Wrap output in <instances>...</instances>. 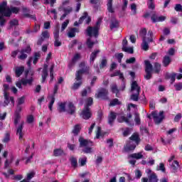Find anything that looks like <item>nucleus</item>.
Segmentation results:
<instances>
[{"instance_id":"nucleus-1","label":"nucleus","mask_w":182,"mask_h":182,"mask_svg":"<svg viewBox=\"0 0 182 182\" xmlns=\"http://www.w3.org/2000/svg\"><path fill=\"white\" fill-rule=\"evenodd\" d=\"M12 14H19L18 7H8V1H4L0 3V27L5 26L6 19L5 18H11Z\"/></svg>"},{"instance_id":"nucleus-2","label":"nucleus","mask_w":182,"mask_h":182,"mask_svg":"<svg viewBox=\"0 0 182 182\" xmlns=\"http://www.w3.org/2000/svg\"><path fill=\"white\" fill-rule=\"evenodd\" d=\"M147 35V29L142 28L139 31V36L142 38V43L141 46H149V43H153V31H148V37L146 38V36Z\"/></svg>"},{"instance_id":"nucleus-3","label":"nucleus","mask_w":182,"mask_h":182,"mask_svg":"<svg viewBox=\"0 0 182 182\" xmlns=\"http://www.w3.org/2000/svg\"><path fill=\"white\" fill-rule=\"evenodd\" d=\"M141 90V88L140 86H139V84H137L136 81H133L131 84V100H133L134 102H139V96H140V91Z\"/></svg>"},{"instance_id":"nucleus-4","label":"nucleus","mask_w":182,"mask_h":182,"mask_svg":"<svg viewBox=\"0 0 182 182\" xmlns=\"http://www.w3.org/2000/svg\"><path fill=\"white\" fill-rule=\"evenodd\" d=\"M79 68L80 70L77 71L75 74V80H82V75L83 73H89V70H90V68L89 66H86V63L85 62H82L79 65Z\"/></svg>"},{"instance_id":"nucleus-5","label":"nucleus","mask_w":182,"mask_h":182,"mask_svg":"<svg viewBox=\"0 0 182 182\" xmlns=\"http://www.w3.org/2000/svg\"><path fill=\"white\" fill-rule=\"evenodd\" d=\"M8 90H9V85L4 84V106H8L9 102H11L12 105H15V100H14L13 97H9V94L8 93Z\"/></svg>"},{"instance_id":"nucleus-6","label":"nucleus","mask_w":182,"mask_h":182,"mask_svg":"<svg viewBox=\"0 0 182 182\" xmlns=\"http://www.w3.org/2000/svg\"><path fill=\"white\" fill-rule=\"evenodd\" d=\"M151 116L155 124H160L164 119V112L161 111L157 112L156 111H154L151 113Z\"/></svg>"},{"instance_id":"nucleus-7","label":"nucleus","mask_w":182,"mask_h":182,"mask_svg":"<svg viewBox=\"0 0 182 182\" xmlns=\"http://www.w3.org/2000/svg\"><path fill=\"white\" fill-rule=\"evenodd\" d=\"M99 31H100L97 27L95 26H88L86 29V33L88 36L94 38L96 39L99 37Z\"/></svg>"},{"instance_id":"nucleus-8","label":"nucleus","mask_w":182,"mask_h":182,"mask_svg":"<svg viewBox=\"0 0 182 182\" xmlns=\"http://www.w3.org/2000/svg\"><path fill=\"white\" fill-rule=\"evenodd\" d=\"M53 36H54V46H61L62 42L59 41V26H56L55 27L54 31H53Z\"/></svg>"},{"instance_id":"nucleus-9","label":"nucleus","mask_w":182,"mask_h":182,"mask_svg":"<svg viewBox=\"0 0 182 182\" xmlns=\"http://www.w3.org/2000/svg\"><path fill=\"white\" fill-rule=\"evenodd\" d=\"M109 91L107 89L101 88L95 94L96 99H107Z\"/></svg>"},{"instance_id":"nucleus-10","label":"nucleus","mask_w":182,"mask_h":182,"mask_svg":"<svg viewBox=\"0 0 182 182\" xmlns=\"http://www.w3.org/2000/svg\"><path fill=\"white\" fill-rule=\"evenodd\" d=\"M84 21H85V25H90V23L92 22V17L89 16L87 12H85L79 18V23H83Z\"/></svg>"},{"instance_id":"nucleus-11","label":"nucleus","mask_w":182,"mask_h":182,"mask_svg":"<svg viewBox=\"0 0 182 182\" xmlns=\"http://www.w3.org/2000/svg\"><path fill=\"white\" fill-rule=\"evenodd\" d=\"M32 48H31V47H27L25 49H23L20 51V55L18 56V58L21 60H25V59H26V58H28V54L26 53H29L30 52H31Z\"/></svg>"},{"instance_id":"nucleus-12","label":"nucleus","mask_w":182,"mask_h":182,"mask_svg":"<svg viewBox=\"0 0 182 182\" xmlns=\"http://www.w3.org/2000/svg\"><path fill=\"white\" fill-rule=\"evenodd\" d=\"M81 117L85 120H88V119L92 117V112H90V108H89V107H85L81 113Z\"/></svg>"},{"instance_id":"nucleus-13","label":"nucleus","mask_w":182,"mask_h":182,"mask_svg":"<svg viewBox=\"0 0 182 182\" xmlns=\"http://www.w3.org/2000/svg\"><path fill=\"white\" fill-rule=\"evenodd\" d=\"M39 58H41V53L37 52L34 53V58H33L32 57H31L28 62H27V65L29 68H31V64L32 63V60H33V63L34 65H36V63H38V61L39 60Z\"/></svg>"},{"instance_id":"nucleus-14","label":"nucleus","mask_w":182,"mask_h":182,"mask_svg":"<svg viewBox=\"0 0 182 182\" xmlns=\"http://www.w3.org/2000/svg\"><path fill=\"white\" fill-rule=\"evenodd\" d=\"M23 16L24 18H31V19H36V16L31 15V9L27 7H22Z\"/></svg>"},{"instance_id":"nucleus-15","label":"nucleus","mask_w":182,"mask_h":182,"mask_svg":"<svg viewBox=\"0 0 182 182\" xmlns=\"http://www.w3.org/2000/svg\"><path fill=\"white\" fill-rule=\"evenodd\" d=\"M80 147H90L92 146V141L85 139V138L80 136L79 138Z\"/></svg>"},{"instance_id":"nucleus-16","label":"nucleus","mask_w":182,"mask_h":182,"mask_svg":"<svg viewBox=\"0 0 182 182\" xmlns=\"http://www.w3.org/2000/svg\"><path fill=\"white\" fill-rule=\"evenodd\" d=\"M65 112H67L68 114H74L76 112V107H75V105L73 104V102H68L66 105Z\"/></svg>"},{"instance_id":"nucleus-17","label":"nucleus","mask_w":182,"mask_h":182,"mask_svg":"<svg viewBox=\"0 0 182 182\" xmlns=\"http://www.w3.org/2000/svg\"><path fill=\"white\" fill-rule=\"evenodd\" d=\"M23 124H25V122L22 121L16 129V134L18 136L19 140L23 139V132H22V130H23Z\"/></svg>"},{"instance_id":"nucleus-18","label":"nucleus","mask_w":182,"mask_h":182,"mask_svg":"<svg viewBox=\"0 0 182 182\" xmlns=\"http://www.w3.org/2000/svg\"><path fill=\"white\" fill-rule=\"evenodd\" d=\"M151 19L152 22H154V23H156V22H164V21H166V16H157L156 14H154L151 16Z\"/></svg>"},{"instance_id":"nucleus-19","label":"nucleus","mask_w":182,"mask_h":182,"mask_svg":"<svg viewBox=\"0 0 182 182\" xmlns=\"http://www.w3.org/2000/svg\"><path fill=\"white\" fill-rule=\"evenodd\" d=\"M79 59H80V54L76 53L73 56L72 60L68 64L69 69H72V68H73V66H75V65L76 64V62H77V60H79Z\"/></svg>"},{"instance_id":"nucleus-20","label":"nucleus","mask_w":182,"mask_h":182,"mask_svg":"<svg viewBox=\"0 0 182 182\" xmlns=\"http://www.w3.org/2000/svg\"><path fill=\"white\" fill-rule=\"evenodd\" d=\"M117 117V114L114 112H111L108 116V124L110 126H113V123H114V120Z\"/></svg>"},{"instance_id":"nucleus-21","label":"nucleus","mask_w":182,"mask_h":182,"mask_svg":"<svg viewBox=\"0 0 182 182\" xmlns=\"http://www.w3.org/2000/svg\"><path fill=\"white\" fill-rule=\"evenodd\" d=\"M119 21L116 18H112L109 23V28L111 31H113V29H116V28H119Z\"/></svg>"},{"instance_id":"nucleus-22","label":"nucleus","mask_w":182,"mask_h":182,"mask_svg":"<svg viewBox=\"0 0 182 182\" xmlns=\"http://www.w3.org/2000/svg\"><path fill=\"white\" fill-rule=\"evenodd\" d=\"M41 77H42V83H45V80H46V78L48 77V65L45 64L42 74H41Z\"/></svg>"},{"instance_id":"nucleus-23","label":"nucleus","mask_w":182,"mask_h":182,"mask_svg":"<svg viewBox=\"0 0 182 182\" xmlns=\"http://www.w3.org/2000/svg\"><path fill=\"white\" fill-rule=\"evenodd\" d=\"M80 130H82V126L80 124H77L73 127L72 133L74 136H77L80 133Z\"/></svg>"},{"instance_id":"nucleus-24","label":"nucleus","mask_w":182,"mask_h":182,"mask_svg":"<svg viewBox=\"0 0 182 182\" xmlns=\"http://www.w3.org/2000/svg\"><path fill=\"white\" fill-rule=\"evenodd\" d=\"M128 157L129 159H136V160H140V159H143V151L131 154Z\"/></svg>"},{"instance_id":"nucleus-25","label":"nucleus","mask_w":182,"mask_h":182,"mask_svg":"<svg viewBox=\"0 0 182 182\" xmlns=\"http://www.w3.org/2000/svg\"><path fill=\"white\" fill-rule=\"evenodd\" d=\"M134 149H136V145L133 143V141H130L124 146L125 151H132V150H134Z\"/></svg>"},{"instance_id":"nucleus-26","label":"nucleus","mask_w":182,"mask_h":182,"mask_svg":"<svg viewBox=\"0 0 182 182\" xmlns=\"http://www.w3.org/2000/svg\"><path fill=\"white\" fill-rule=\"evenodd\" d=\"M107 11L109 14H114V9H113V0H107Z\"/></svg>"},{"instance_id":"nucleus-27","label":"nucleus","mask_w":182,"mask_h":182,"mask_svg":"<svg viewBox=\"0 0 182 182\" xmlns=\"http://www.w3.org/2000/svg\"><path fill=\"white\" fill-rule=\"evenodd\" d=\"M169 166H171V168L173 170V173H176L178 168V161H173L169 163Z\"/></svg>"},{"instance_id":"nucleus-28","label":"nucleus","mask_w":182,"mask_h":182,"mask_svg":"<svg viewBox=\"0 0 182 182\" xmlns=\"http://www.w3.org/2000/svg\"><path fill=\"white\" fill-rule=\"evenodd\" d=\"M25 70V68L23 66L21 67H16L15 68V74L16 77H19L23 73V71Z\"/></svg>"},{"instance_id":"nucleus-29","label":"nucleus","mask_w":182,"mask_h":182,"mask_svg":"<svg viewBox=\"0 0 182 182\" xmlns=\"http://www.w3.org/2000/svg\"><path fill=\"white\" fill-rule=\"evenodd\" d=\"M99 53H100V50H97L91 53L90 58V63H93L95 62V59L97 58V55H99Z\"/></svg>"},{"instance_id":"nucleus-30","label":"nucleus","mask_w":182,"mask_h":182,"mask_svg":"<svg viewBox=\"0 0 182 182\" xmlns=\"http://www.w3.org/2000/svg\"><path fill=\"white\" fill-rule=\"evenodd\" d=\"M145 72H153V65L150 63V61L145 60Z\"/></svg>"},{"instance_id":"nucleus-31","label":"nucleus","mask_w":182,"mask_h":182,"mask_svg":"<svg viewBox=\"0 0 182 182\" xmlns=\"http://www.w3.org/2000/svg\"><path fill=\"white\" fill-rule=\"evenodd\" d=\"M77 32H79V29L77 28H72L68 32V38H75Z\"/></svg>"},{"instance_id":"nucleus-32","label":"nucleus","mask_w":182,"mask_h":182,"mask_svg":"<svg viewBox=\"0 0 182 182\" xmlns=\"http://www.w3.org/2000/svg\"><path fill=\"white\" fill-rule=\"evenodd\" d=\"M58 112H60V113L66 112V103L60 102V104H58Z\"/></svg>"},{"instance_id":"nucleus-33","label":"nucleus","mask_w":182,"mask_h":182,"mask_svg":"<svg viewBox=\"0 0 182 182\" xmlns=\"http://www.w3.org/2000/svg\"><path fill=\"white\" fill-rule=\"evenodd\" d=\"M162 63H163L164 66H165V68H166V66H168V65H170V63H171V58L169 56L164 57Z\"/></svg>"},{"instance_id":"nucleus-34","label":"nucleus","mask_w":182,"mask_h":182,"mask_svg":"<svg viewBox=\"0 0 182 182\" xmlns=\"http://www.w3.org/2000/svg\"><path fill=\"white\" fill-rule=\"evenodd\" d=\"M149 182H158L159 179L157 178V175L154 173H152L151 175L148 176Z\"/></svg>"},{"instance_id":"nucleus-35","label":"nucleus","mask_w":182,"mask_h":182,"mask_svg":"<svg viewBox=\"0 0 182 182\" xmlns=\"http://www.w3.org/2000/svg\"><path fill=\"white\" fill-rule=\"evenodd\" d=\"M99 41L97 40H95L93 41V39L92 38H90L87 40V46H93L94 45H98Z\"/></svg>"},{"instance_id":"nucleus-36","label":"nucleus","mask_w":182,"mask_h":182,"mask_svg":"<svg viewBox=\"0 0 182 182\" xmlns=\"http://www.w3.org/2000/svg\"><path fill=\"white\" fill-rule=\"evenodd\" d=\"M49 100H50V102L48 105V108L50 110V112H52V107H53V103H55V95H51L49 97Z\"/></svg>"},{"instance_id":"nucleus-37","label":"nucleus","mask_w":182,"mask_h":182,"mask_svg":"<svg viewBox=\"0 0 182 182\" xmlns=\"http://www.w3.org/2000/svg\"><path fill=\"white\" fill-rule=\"evenodd\" d=\"M111 87V90L112 92V93H115L116 94V97H117V93H119V92H120V90L117 89V85L116 84H112L110 86Z\"/></svg>"},{"instance_id":"nucleus-38","label":"nucleus","mask_w":182,"mask_h":182,"mask_svg":"<svg viewBox=\"0 0 182 182\" xmlns=\"http://www.w3.org/2000/svg\"><path fill=\"white\" fill-rule=\"evenodd\" d=\"M33 82V78L31 77L28 80L21 79V83L23 85V86H26V85H32V82Z\"/></svg>"},{"instance_id":"nucleus-39","label":"nucleus","mask_w":182,"mask_h":182,"mask_svg":"<svg viewBox=\"0 0 182 182\" xmlns=\"http://www.w3.org/2000/svg\"><path fill=\"white\" fill-rule=\"evenodd\" d=\"M41 38H42L45 41H46V39H49V38H50V34H49V31H43L41 34Z\"/></svg>"},{"instance_id":"nucleus-40","label":"nucleus","mask_w":182,"mask_h":182,"mask_svg":"<svg viewBox=\"0 0 182 182\" xmlns=\"http://www.w3.org/2000/svg\"><path fill=\"white\" fill-rule=\"evenodd\" d=\"M160 70H161V65L159 63H155L154 67V73H159Z\"/></svg>"},{"instance_id":"nucleus-41","label":"nucleus","mask_w":182,"mask_h":182,"mask_svg":"<svg viewBox=\"0 0 182 182\" xmlns=\"http://www.w3.org/2000/svg\"><path fill=\"white\" fill-rule=\"evenodd\" d=\"M130 140H132V141H134L136 143V144H139V134H134L130 137Z\"/></svg>"},{"instance_id":"nucleus-42","label":"nucleus","mask_w":182,"mask_h":182,"mask_svg":"<svg viewBox=\"0 0 182 182\" xmlns=\"http://www.w3.org/2000/svg\"><path fill=\"white\" fill-rule=\"evenodd\" d=\"M122 50L127 52V53H133L134 52L133 47L124 46Z\"/></svg>"},{"instance_id":"nucleus-43","label":"nucleus","mask_w":182,"mask_h":182,"mask_svg":"<svg viewBox=\"0 0 182 182\" xmlns=\"http://www.w3.org/2000/svg\"><path fill=\"white\" fill-rule=\"evenodd\" d=\"M9 25L12 28V26H18L19 25V21L18 19L14 18L9 21Z\"/></svg>"},{"instance_id":"nucleus-44","label":"nucleus","mask_w":182,"mask_h":182,"mask_svg":"<svg viewBox=\"0 0 182 182\" xmlns=\"http://www.w3.org/2000/svg\"><path fill=\"white\" fill-rule=\"evenodd\" d=\"M77 82L74 83L73 86V89L74 90H76L77 89H79V87H80V86H82V80H77Z\"/></svg>"},{"instance_id":"nucleus-45","label":"nucleus","mask_w":182,"mask_h":182,"mask_svg":"<svg viewBox=\"0 0 182 182\" xmlns=\"http://www.w3.org/2000/svg\"><path fill=\"white\" fill-rule=\"evenodd\" d=\"M114 74L115 76H119L121 80H124V75H123V73H122V72H120V70L115 71Z\"/></svg>"},{"instance_id":"nucleus-46","label":"nucleus","mask_w":182,"mask_h":182,"mask_svg":"<svg viewBox=\"0 0 182 182\" xmlns=\"http://www.w3.org/2000/svg\"><path fill=\"white\" fill-rule=\"evenodd\" d=\"M53 154L55 157H58L59 156H62L63 154V151L60 149H55L53 151Z\"/></svg>"},{"instance_id":"nucleus-47","label":"nucleus","mask_w":182,"mask_h":182,"mask_svg":"<svg viewBox=\"0 0 182 182\" xmlns=\"http://www.w3.org/2000/svg\"><path fill=\"white\" fill-rule=\"evenodd\" d=\"M117 121L119 123H123V122H125V123H129V119L124 116L118 117Z\"/></svg>"},{"instance_id":"nucleus-48","label":"nucleus","mask_w":182,"mask_h":182,"mask_svg":"<svg viewBox=\"0 0 182 182\" xmlns=\"http://www.w3.org/2000/svg\"><path fill=\"white\" fill-rule=\"evenodd\" d=\"M147 5L149 9H151V11H154V9H156V4H154V1H148Z\"/></svg>"},{"instance_id":"nucleus-49","label":"nucleus","mask_w":182,"mask_h":182,"mask_svg":"<svg viewBox=\"0 0 182 182\" xmlns=\"http://www.w3.org/2000/svg\"><path fill=\"white\" fill-rule=\"evenodd\" d=\"M107 65V60L106 59V58H103L100 65V69H103V68H106Z\"/></svg>"},{"instance_id":"nucleus-50","label":"nucleus","mask_w":182,"mask_h":182,"mask_svg":"<svg viewBox=\"0 0 182 182\" xmlns=\"http://www.w3.org/2000/svg\"><path fill=\"white\" fill-rule=\"evenodd\" d=\"M44 4H46V5H49L50 4V6H51V8H53V6L55 5V4H56V0H45Z\"/></svg>"},{"instance_id":"nucleus-51","label":"nucleus","mask_w":182,"mask_h":182,"mask_svg":"<svg viewBox=\"0 0 182 182\" xmlns=\"http://www.w3.org/2000/svg\"><path fill=\"white\" fill-rule=\"evenodd\" d=\"M135 118L134 122L136 124L140 125L141 121H140V114L139 113L134 114Z\"/></svg>"},{"instance_id":"nucleus-52","label":"nucleus","mask_w":182,"mask_h":182,"mask_svg":"<svg viewBox=\"0 0 182 182\" xmlns=\"http://www.w3.org/2000/svg\"><path fill=\"white\" fill-rule=\"evenodd\" d=\"M19 122H21V114H15L14 125L17 126Z\"/></svg>"},{"instance_id":"nucleus-53","label":"nucleus","mask_w":182,"mask_h":182,"mask_svg":"<svg viewBox=\"0 0 182 182\" xmlns=\"http://www.w3.org/2000/svg\"><path fill=\"white\" fill-rule=\"evenodd\" d=\"M70 161L73 167H77V160L75 157L70 158Z\"/></svg>"},{"instance_id":"nucleus-54","label":"nucleus","mask_w":182,"mask_h":182,"mask_svg":"<svg viewBox=\"0 0 182 182\" xmlns=\"http://www.w3.org/2000/svg\"><path fill=\"white\" fill-rule=\"evenodd\" d=\"M68 25H69V20H66L62 23L61 26V31L63 32L68 28Z\"/></svg>"},{"instance_id":"nucleus-55","label":"nucleus","mask_w":182,"mask_h":182,"mask_svg":"<svg viewBox=\"0 0 182 182\" xmlns=\"http://www.w3.org/2000/svg\"><path fill=\"white\" fill-rule=\"evenodd\" d=\"M23 103H25V97L18 98L17 106H21V105H23Z\"/></svg>"},{"instance_id":"nucleus-56","label":"nucleus","mask_w":182,"mask_h":182,"mask_svg":"<svg viewBox=\"0 0 182 182\" xmlns=\"http://www.w3.org/2000/svg\"><path fill=\"white\" fill-rule=\"evenodd\" d=\"M177 76V73H172L170 75H168V78L171 79V83H174L176 82V77Z\"/></svg>"},{"instance_id":"nucleus-57","label":"nucleus","mask_w":182,"mask_h":182,"mask_svg":"<svg viewBox=\"0 0 182 182\" xmlns=\"http://www.w3.org/2000/svg\"><path fill=\"white\" fill-rule=\"evenodd\" d=\"M115 58H117L119 63H122V59H123V53H117L115 54Z\"/></svg>"},{"instance_id":"nucleus-58","label":"nucleus","mask_w":182,"mask_h":182,"mask_svg":"<svg viewBox=\"0 0 182 182\" xmlns=\"http://www.w3.org/2000/svg\"><path fill=\"white\" fill-rule=\"evenodd\" d=\"M116 105H120V102H119V100L117 98H115L112 101H111L109 106H116Z\"/></svg>"},{"instance_id":"nucleus-59","label":"nucleus","mask_w":182,"mask_h":182,"mask_svg":"<svg viewBox=\"0 0 182 182\" xmlns=\"http://www.w3.org/2000/svg\"><path fill=\"white\" fill-rule=\"evenodd\" d=\"M156 170L159 171H162L163 173H164L166 171V168L164 167V164L163 163H161L159 164V166L156 168Z\"/></svg>"},{"instance_id":"nucleus-60","label":"nucleus","mask_w":182,"mask_h":182,"mask_svg":"<svg viewBox=\"0 0 182 182\" xmlns=\"http://www.w3.org/2000/svg\"><path fill=\"white\" fill-rule=\"evenodd\" d=\"M92 105H93V98L89 97L87 100V104H86L85 107H89V106H92Z\"/></svg>"},{"instance_id":"nucleus-61","label":"nucleus","mask_w":182,"mask_h":182,"mask_svg":"<svg viewBox=\"0 0 182 182\" xmlns=\"http://www.w3.org/2000/svg\"><path fill=\"white\" fill-rule=\"evenodd\" d=\"M130 133H132V129L129 128H127L124 132H123V136L124 137H127V136H129V134H130Z\"/></svg>"},{"instance_id":"nucleus-62","label":"nucleus","mask_w":182,"mask_h":182,"mask_svg":"<svg viewBox=\"0 0 182 182\" xmlns=\"http://www.w3.org/2000/svg\"><path fill=\"white\" fill-rule=\"evenodd\" d=\"M134 62H136V58L134 57H132L129 59H127L126 60V63H129V64L134 63Z\"/></svg>"},{"instance_id":"nucleus-63","label":"nucleus","mask_w":182,"mask_h":182,"mask_svg":"<svg viewBox=\"0 0 182 182\" xmlns=\"http://www.w3.org/2000/svg\"><path fill=\"white\" fill-rule=\"evenodd\" d=\"M87 160V158H86V157L80 159L79 163H80V166H85V164H86Z\"/></svg>"},{"instance_id":"nucleus-64","label":"nucleus","mask_w":182,"mask_h":182,"mask_svg":"<svg viewBox=\"0 0 182 182\" xmlns=\"http://www.w3.org/2000/svg\"><path fill=\"white\" fill-rule=\"evenodd\" d=\"M129 41H130V42L131 43H136V36H134V35H131L130 36H129Z\"/></svg>"}]
</instances>
